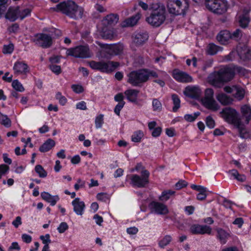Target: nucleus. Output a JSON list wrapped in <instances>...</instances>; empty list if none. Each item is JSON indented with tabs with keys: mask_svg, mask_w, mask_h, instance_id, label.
Masks as SVG:
<instances>
[{
	"mask_svg": "<svg viewBox=\"0 0 251 251\" xmlns=\"http://www.w3.org/2000/svg\"><path fill=\"white\" fill-rule=\"evenodd\" d=\"M191 188L194 190H197L200 192H206V188L203 186L200 185H196L195 184H192L191 186Z\"/></svg>",
	"mask_w": 251,
	"mask_h": 251,
	"instance_id": "e2e57ef3",
	"label": "nucleus"
},
{
	"mask_svg": "<svg viewBox=\"0 0 251 251\" xmlns=\"http://www.w3.org/2000/svg\"><path fill=\"white\" fill-rule=\"evenodd\" d=\"M119 21V15L117 14L111 13L105 17L103 24L105 25H115Z\"/></svg>",
	"mask_w": 251,
	"mask_h": 251,
	"instance_id": "a878e982",
	"label": "nucleus"
},
{
	"mask_svg": "<svg viewBox=\"0 0 251 251\" xmlns=\"http://www.w3.org/2000/svg\"><path fill=\"white\" fill-rule=\"evenodd\" d=\"M172 98L174 105L173 107V111L175 112L177 111L178 109L180 107V100L178 96L176 94H173Z\"/></svg>",
	"mask_w": 251,
	"mask_h": 251,
	"instance_id": "58836bf2",
	"label": "nucleus"
},
{
	"mask_svg": "<svg viewBox=\"0 0 251 251\" xmlns=\"http://www.w3.org/2000/svg\"><path fill=\"white\" fill-rule=\"evenodd\" d=\"M72 205L74 206V211L77 215H82L83 214L85 205L83 201H80L79 198H75L72 201Z\"/></svg>",
	"mask_w": 251,
	"mask_h": 251,
	"instance_id": "aec40b11",
	"label": "nucleus"
},
{
	"mask_svg": "<svg viewBox=\"0 0 251 251\" xmlns=\"http://www.w3.org/2000/svg\"><path fill=\"white\" fill-rule=\"evenodd\" d=\"M89 65L93 69L98 70L102 73H110L120 66V63L118 62L111 61L107 62L91 61L89 62Z\"/></svg>",
	"mask_w": 251,
	"mask_h": 251,
	"instance_id": "39448f33",
	"label": "nucleus"
},
{
	"mask_svg": "<svg viewBox=\"0 0 251 251\" xmlns=\"http://www.w3.org/2000/svg\"><path fill=\"white\" fill-rule=\"evenodd\" d=\"M206 7L215 13L222 14L227 11L228 4L226 0H214L210 1Z\"/></svg>",
	"mask_w": 251,
	"mask_h": 251,
	"instance_id": "9d476101",
	"label": "nucleus"
},
{
	"mask_svg": "<svg viewBox=\"0 0 251 251\" xmlns=\"http://www.w3.org/2000/svg\"><path fill=\"white\" fill-rule=\"evenodd\" d=\"M125 104V102H121L120 103H118V104L115 107L114 112L118 116L120 115V111L123 108L124 105Z\"/></svg>",
	"mask_w": 251,
	"mask_h": 251,
	"instance_id": "6e6d98bb",
	"label": "nucleus"
},
{
	"mask_svg": "<svg viewBox=\"0 0 251 251\" xmlns=\"http://www.w3.org/2000/svg\"><path fill=\"white\" fill-rule=\"evenodd\" d=\"M250 11V8L248 7L244 8L242 12H241L238 13V23L240 26L242 28H246L250 21L248 13Z\"/></svg>",
	"mask_w": 251,
	"mask_h": 251,
	"instance_id": "4468645a",
	"label": "nucleus"
},
{
	"mask_svg": "<svg viewBox=\"0 0 251 251\" xmlns=\"http://www.w3.org/2000/svg\"><path fill=\"white\" fill-rule=\"evenodd\" d=\"M149 36L146 32L135 33L133 36V41L137 46H141L148 39Z\"/></svg>",
	"mask_w": 251,
	"mask_h": 251,
	"instance_id": "6ab92c4d",
	"label": "nucleus"
},
{
	"mask_svg": "<svg viewBox=\"0 0 251 251\" xmlns=\"http://www.w3.org/2000/svg\"><path fill=\"white\" fill-rule=\"evenodd\" d=\"M9 169L8 166L5 164L0 165V179L1 178V176L4 175Z\"/></svg>",
	"mask_w": 251,
	"mask_h": 251,
	"instance_id": "5fc2aeb1",
	"label": "nucleus"
},
{
	"mask_svg": "<svg viewBox=\"0 0 251 251\" xmlns=\"http://www.w3.org/2000/svg\"><path fill=\"white\" fill-rule=\"evenodd\" d=\"M50 69L56 75H59L61 72V69L60 66L55 64H51L50 65Z\"/></svg>",
	"mask_w": 251,
	"mask_h": 251,
	"instance_id": "3c124183",
	"label": "nucleus"
},
{
	"mask_svg": "<svg viewBox=\"0 0 251 251\" xmlns=\"http://www.w3.org/2000/svg\"><path fill=\"white\" fill-rule=\"evenodd\" d=\"M234 96L235 98L239 100L243 99L245 96V90L241 87L234 86Z\"/></svg>",
	"mask_w": 251,
	"mask_h": 251,
	"instance_id": "473e14b6",
	"label": "nucleus"
},
{
	"mask_svg": "<svg viewBox=\"0 0 251 251\" xmlns=\"http://www.w3.org/2000/svg\"><path fill=\"white\" fill-rule=\"evenodd\" d=\"M187 185V183L185 180H179L176 184V190H179Z\"/></svg>",
	"mask_w": 251,
	"mask_h": 251,
	"instance_id": "680f3d73",
	"label": "nucleus"
},
{
	"mask_svg": "<svg viewBox=\"0 0 251 251\" xmlns=\"http://www.w3.org/2000/svg\"><path fill=\"white\" fill-rule=\"evenodd\" d=\"M103 115L100 114L96 117L95 119V125L97 128L101 127L102 124H103Z\"/></svg>",
	"mask_w": 251,
	"mask_h": 251,
	"instance_id": "49530a36",
	"label": "nucleus"
},
{
	"mask_svg": "<svg viewBox=\"0 0 251 251\" xmlns=\"http://www.w3.org/2000/svg\"><path fill=\"white\" fill-rule=\"evenodd\" d=\"M22 224L21 218L20 216H18L16 218V219L12 222V225L16 227L17 228Z\"/></svg>",
	"mask_w": 251,
	"mask_h": 251,
	"instance_id": "774afa93",
	"label": "nucleus"
},
{
	"mask_svg": "<svg viewBox=\"0 0 251 251\" xmlns=\"http://www.w3.org/2000/svg\"><path fill=\"white\" fill-rule=\"evenodd\" d=\"M162 131V128L160 126H158L155 127L153 129V131L151 133V135L154 137H158L160 135Z\"/></svg>",
	"mask_w": 251,
	"mask_h": 251,
	"instance_id": "0e129e2a",
	"label": "nucleus"
},
{
	"mask_svg": "<svg viewBox=\"0 0 251 251\" xmlns=\"http://www.w3.org/2000/svg\"><path fill=\"white\" fill-rule=\"evenodd\" d=\"M35 170L41 177H45L47 175V173L40 165H36Z\"/></svg>",
	"mask_w": 251,
	"mask_h": 251,
	"instance_id": "37998d69",
	"label": "nucleus"
},
{
	"mask_svg": "<svg viewBox=\"0 0 251 251\" xmlns=\"http://www.w3.org/2000/svg\"><path fill=\"white\" fill-rule=\"evenodd\" d=\"M56 8L58 11L74 19L81 18L84 12L82 7L71 0L60 2L56 5Z\"/></svg>",
	"mask_w": 251,
	"mask_h": 251,
	"instance_id": "7ed1b4c3",
	"label": "nucleus"
},
{
	"mask_svg": "<svg viewBox=\"0 0 251 251\" xmlns=\"http://www.w3.org/2000/svg\"><path fill=\"white\" fill-rule=\"evenodd\" d=\"M141 18V14L140 13H137L135 15L126 19L121 24V26L123 27L133 26L135 25L138 22V20Z\"/></svg>",
	"mask_w": 251,
	"mask_h": 251,
	"instance_id": "4be33fe9",
	"label": "nucleus"
},
{
	"mask_svg": "<svg viewBox=\"0 0 251 251\" xmlns=\"http://www.w3.org/2000/svg\"><path fill=\"white\" fill-rule=\"evenodd\" d=\"M238 128L240 136L242 138L247 139L249 137V134L248 132L246 131L244 126L242 125L241 122L239 124V126H235Z\"/></svg>",
	"mask_w": 251,
	"mask_h": 251,
	"instance_id": "c9c22d12",
	"label": "nucleus"
},
{
	"mask_svg": "<svg viewBox=\"0 0 251 251\" xmlns=\"http://www.w3.org/2000/svg\"><path fill=\"white\" fill-rule=\"evenodd\" d=\"M229 173L234 178L236 179L239 181L244 182L246 180V176L243 175L239 174L236 170H232L229 171Z\"/></svg>",
	"mask_w": 251,
	"mask_h": 251,
	"instance_id": "4c0bfd02",
	"label": "nucleus"
},
{
	"mask_svg": "<svg viewBox=\"0 0 251 251\" xmlns=\"http://www.w3.org/2000/svg\"><path fill=\"white\" fill-rule=\"evenodd\" d=\"M40 238L42 240V242L45 245H49V243H51L50 240V235L49 234H47L45 236L42 235Z\"/></svg>",
	"mask_w": 251,
	"mask_h": 251,
	"instance_id": "4d7b16f0",
	"label": "nucleus"
},
{
	"mask_svg": "<svg viewBox=\"0 0 251 251\" xmlns=\"http://www.w3.org/2000/svg\"><path fill=\"white\" fill-rule=\"evenodd\" d=\"M56 99L58 100L59 102L62 105H64L67 102V99L65 97L62 96L60 92H58L55 96Z\"/></svg>",
	"mask_w": 251,
	"mask_h": 251,
	"instance_id": "603ef678",
	"label": "nucleus"
},
{
	"mask_svg": "<svg viewBox=\"0 0 251 251\" xmlns=\"http://www.w3.org/2000/svg\"><path fill=\"white\" fill-rule=\"evenodd\" d=\"M0 124L6 127H9L11 126V121L7 115H4L0 112Z\"/></svg>",
	"mask_w": 251,
	"mask_h": 251,
	"instance_id": "72a5a7b5",
	"label": "nucleus"
},
{
	"mask_svg": "<svg viewBox=\"0 0 251 251\" xmlns=\"http://www.w3.org/2000/svg\"><path fill=\"white\" fill-rule=\"evenodd\" d=\"M152 12L150 16L146 18L147 22L151 25L159 27L164 23L167 12L165 6L161 3H155L151 5Z\"/></svg>",
	"mask_w": 251,
	"mask_h": 251,
	"instance_id": "f03ea898",
	"label": "nucleus"
},
{
	"mask_svg": "<svg viewBox=\"0 0 251 251\" xmlns=\"http://www.w3.org/2000/svg\"><path fill=\"white\" fill-rule=\"evenodd\" d=\"M190 230L193 234H210L212 228L206 225L194 224L191 226Z\"/></svg>",
	"mask_w": 251,
	"mask_h": 251,
	"instance_id": "2eb2a0df",
	"label": "nucleus"
},
{
	"mask_svg": "<svg viewBox=\"0 0 251 251\" xmlns=\"http://www.w3.org/2000/svg\"><path fill=\"white\" fill-rule=\"evenodd\" d=\"M71 87L76 93H80L84 91L83 88L81 85L74 84L72 85Z\"/></svg>",
	"mask_w": 251,
	"mask_h": 251,
	"instance_id": "bf43d9fd",
	"label": "nucleus"
},
{
	"mask_svg": "<svg viewBox=\"0 0 251 251\" xmlns=\"http://www.w3.org/2000/svg\"><path fill=\"white\" fill-rule=\"evenodd\" d=\"M188 7V0H168L167 2L169 12L174 15L184 14Z\"/></svg>",
	"mask_w": 251,
	"mask_h": 251,
	"instance_id": "20e7f679",
	"label": "nucleus"
},
{
	"mask_svg": "<svg viewBox=\"0 0 251 251\" xmlns=\"http://www.w3.org/2000/svg\"><path fill=\"white\" fill-rule=\"evenodd\" d=\"M220 47L214 44H209L207 47V52L209 54L214 55L216 54L220 50Z\"/></svg>",
	"mask_w": 251,
	"mask_h": 251,
	"instance_id": "e433bc0d",
	"label": "nucleus"
},
{
	"mask_svg": "<svg viewBox=\"0 0 251 251\" xmlns=\"http://www.w3.org/2000/svg\"><path fill=\"white\" fill-rule=\"evenodd\" d=\"M13 70L15 74L26 75L29 72L28 66L24 61H17L13 66Z\"/></svg>",
	"mask_w": 251,
	"mask_h": 251,
	"instance_id": "dca6fc26",
	"label": "nucleus"
},
{
	"mask_svg": "<svg viewBox=\"0 0 251 251\" xmlns=\"http://www.w3.org/2000/svg\"><path fill=\"white\" fill-rule=\"evenodd\" d=\"M243 35L242 31L238 28L231 34V39L238 41L240 40Z\"/></svg>",
	"mask_w": 251,
	"mask_h": 251,
	"instance_id": "a19ab883",
	"label": "nucleus"
},
{
	"mask_svg": "<svg viewBox=\"0 0 251 251\" xmlns=\"http://www.w3.org/2000/svg\"><path fill=\"white\" fill-rule=\"evenodd\" d=\"M175 192L172 190L164 191L162 193L161 195L159 197V200L161 201H166L168 200L171 195L174 194Z\"/></svg>",
	"mask_w": 251,
	"mask_h": 251,
	"instance_id": "ea45409f",
	"label": "nucleus"
},
{
	"mask_svg": "<svg viewBox=\"0 0 251 251\" xmlns=\"http://www.w3.org/2000/svg\"><path fill=\"white\" fill-rule=\"evenodd\" d=\"M152 105L154 111H161L162 104L158 100L154 99L152 100Z\"/></svg>",
	"mask_w": 251,
	"mask_h": 251,
	"instance_id": "de8ad7c7",
	"label": "nucleus"
},
{
	"mask_svg": "<svg viewBox=\"0 0 251 251\" xmlns=\"http://www.w3.org/2000/svg\"><path fill=\"white\" fill-rule=\"evenodd\" d=\"M216 98L222 104L224 105L230 104L233 100L231 97L223 93L218 94Z\"/></svg>",
	"mask_w": 251,
	"mask_h": 251,
	"instance_id": "c756f323",
	"label": "nucleus"
},
{
	"mask_svg": "<svg viewBox=\"0 0 251 251\" xmlns=\"http://www.w3.org/2000/svg\"><path fill=\"white\" fill-rule=\"evenodd\" d=\"M18 18L21 20H23L26 16L30 15L31 13V9L29 8L23 9L18 6Z\"/></svg>",
	"mask_w": 251,
	"mask_h": 251,
	"instance_id": "f704fd0d",
	"label": "nucleus"
},
{
	"mask_svg": "<svg viewBox=\"0 0 251 251\" xmlns=\"http://www.w3.org/2000/svg\"><path fill=\"white\" fill-rule=\"evenodd\" d=\"M124 46L122 44L105 45L100 51L101 57L110 58L112 56L120 54L122 53Z\"/></svg>",
	"mask_w": 251,
	"mask_h": 251,
	"instance_id": "1a4fd4ad",
	"label": "nucleus"
},
{
	"mask_svg": "<svg viewBox=\"0 0 251 251\" xmlns=\"http://www.w3.org/2000/svg\"><path fill=\"white\" fill-rule=\"evenodd\" d=\"M173 76L176 81L180 82L187 83L192 81V77L187 73L178 70H174Z\"/></svg>",
	"mask_w": 251,
	"mask_h": 251,
	"instance_id": "f3484780",
	"label": "nucleus"
},
{
	"mask_svg": "<svg viewBox=\"0 0 251 251\" xmlns=\"http://www.w3.org/2000/svg\"><path fill=\"white\" fill-rule=\"evenodd\" d=\"M237 51L240 59L244 61L251 59L250 50L245 46L237 47Z\"/></svg>",
	"mask_w": 251,
	"mask_h": 251,
	"instance_id": "a211bd4d",
	"label": "nucleus"
},
{
	"mask_svg": "<svg viewBox=\"0 0 251 251\" xmlns=\"http://www.w3.org/2000/svg\"><path fill=\"white\" fill-rule=\"evenodd\" d=\"M201 92V90L198 87H187L185 89L184 93L189 97L198 99L200 97Z\"/></svg>",
	"mask_w": 251,
	"mask_h": 251,
	"instance_id": "b1692460",
	"label": "nucleus"
},
{
	"mask_svg": "<svg viewBox=\"0 0 251 251\" xmlns=\"http://www.w3.org/2000/svg\"><path fill=\"white\" fill-rule=\"evenodd\" d=\"M143 136L144 134L141 130L135 131L132 135V141L134 142H139Z\"/></svg>",
	"mask_w": 251,
	"mask_h": 251,
	"instance_id": "79ce46f5",
	"label": "nucleus"
},
{
	"mask_svg": "<svg viewBox=\"0 0 251 251\" xmlns=\"http://www.w3.org/2000/svg\"><path fill=\"white\" fill-rule=\"evenodd\" d=\"M139 91L136 89H127L125 91L124 94L126 96L127 99L132 102H137L138 95Z\"/></svg>",
	"mask_w": 251,
	"mask_h": 251,
	"instance_id": "393cba45",
	"label": "nucleus"
},
{
	"mask_svg": "<svg viewBox=\"0 0 251 251\" xmlns=\"http://www.w3.org/2000/svg\"><path fill=\"white\" fill-rule=\"evenodd\" d=\"M245 72V69L240 66H225L218 71L211 73L208 79L211 85L216 87H221L224 83L231 80L234 77L235 72L244 75Z\"/></svg>",
	"mask_w": 251,
	"mask_h": 251,
	"instance_id": "f257e3e1",
	"label": "nucleus"
},
{
	"mask_svg": "<svg viewBox=\"0 0 251 251\" xmlns=\"http://www.w3.org/2000/svg\"><path fill=\"white\" fill-rule=\"evenodd\" d=\"M200 113L199 112L195 113L193 115L191 114H186L184 116V119L188 122H193L198 117V116L200 115Z\"/></svg>",
	"mask_w": 251,
	"mask_h": 251,
	"instance_id": "8fccbe9b",
	"label": "nucleus"
},
{
	"mask_svg": "<svg viewBox=\"0 0 251 251\" xmlns=\"http://www.w3.org/2000/svg\"><path fill=\"white\" fill-rule=\"evenodd\" d=\"M33 41L36 45L44 49L50 48L52 44V37L45 33L36 34Z\"/></svg>",
	"mask_w": 251,
	"mask_h": 251,
	"instance_id": "ddd939ff",
	"label": "nucleus"
},
{
	"mask_svg": "<svg viewBox=\"0 0 251 251\" xmlns=\"http://www.w3.org/2000/svg\"><path fill=\"white\" fill-rule=\"evenodd\" d=\"M14 50V46L12 44L8 45H4L2 50V52L4 54H10Z\"/></svg>",
	"mask_w": 251,
	"mask_h": 251,
	"instance_id": "09e8293b",
	"label": "nucleus"
},
{
	"mask_svg": "<svg viewBox=\"0 0 251 251\" xmlns=\"http://www.w3.org/2000/svg\"><path fill=\"white\" fill-rule=\"evenodd\" d=\"M217 231L218 233L217 237L220 240L221 243L225 244L226 242V239L229 236V234L222 228H217Z\"/></svg>",
	"mask_w": 251,
	"mask_h": 251,
	"instance_id": "2f4dec72",
	"label": "nucleus"
},
{
	"mask_svg": "<svg viewBox=\"0 0 251 251\" xmlns=\"http://www.w3.org/2000/svg\"><path fill=\"white\" fill-rule=\"evenodd\" d=\"M41 196L43 200L50 203L52 206L54 205L57 201L59 200L58 196H52L49 193L45 192L42 193Z\"/></svg>",
	"mask_w": 251,
	"mask_h": 251,
	"instance_id": "c85d7f7f",
	"label": "nucleus"
},
{
	"mask_svg": "<svg viewBox=\"0 0 251 251\" xmlns=\"http://www.w3.org/2000/svg\"><path fill=\"white\" fill-rule=\"evenodd\" d=\"M68 228V226L65 222L61 223L59 226L57 228L58 232L60 233H62L65 232Z\"/></svg>",
	"mask_w": 251,
	"mask_h": 251,
	"instance_id": "864d4df0",
	"label": "nucleus"
},
{
	"mask_svg": "<svg viewBox=\"0 0 251 251\" xmlns=\"http://www.w3.org/2000/svg\"><path fill=\"white\" fill-rule=\"evenodd\" d=\"M151 204L155 212L158 214L165 215L169 212L167 206L163 203L153 201L151 203Z\"/></svg>",
	"mask_w": 251,
	"mask_h": 251,
	"instance_id": "5701e85b",
	"label": "nucleus"
},
{
	"mask_svg": "<svg viewBox=\"0 0 251 251\" xmlns=\"http://www.w3.org/2000/svg\"><path fill=\"white\" fill-rule=\"evenodd\" d=\"M242 117L245 119V123L248 124L251 120V108L247 105H244L241 108Z\"/></svg>",
	"mask_w": 251,
	"mask_h": 251,
	"instance_id": "cd10ccee",
	"label": "nucleus"
},
{
	"mask_svg": "<svg viewBox=\"0 0 251 251\" xmlns=\"http://www.w3.org/2000/svg\"><path fill=\"white\" fill-rule=\"evenodd\" d=\"M19 29V25L17 23L13 24L8 27V30L10 33H16Z\"/></svg>",
	"mask_w": 251,
	"mask_h": 251,
	"instance_id": "13d9d810",
	"label": "nucleus"
},
{
	"mask_svg": "<svg viewBox=\"0 0 251 251\" xmlns=\"http://www.w3.org/2000/svg\"><path fill=\"white\" fill-rule=\"evenodd\" d=\"M18 6L10 7L5 15V18L10 22H14L18 18Z\"/></svg>",
	"mask_w": 251,
	"mask_h": 251,
	"instance_id": "412c9836",
	"label": "nucleus"
},
{
	"mask_svg": "<svg viewBox=\"0 0 251 251\" xmlns=\"http://www.w3.org/2000/svg\"><path fill=\"white\" fill-rule=\"evenodd\" d=\"M55 145V142L54 140L49 139H48L39 148V151L41 152H46L50 150Z\"/></svg>",
	"mask_w": 251,
	"mask_h": 251,
	"instance_id": "7c9ffc66",
	"label": "nucleus"
},
{
	"mask_svg": "<svg viewBox=\"0 0 251 251\" xmlns=\"http://www.w3.org/2000/svg\"><path fill=\"white\" fill-rule=\"evenodd\" d=\"M222 117L230 124L234 126H239L241 122V119L238 116V112L233 108L226 107L223 109L221 112Z\"/></svg>",
	"mask_w": 251,
	"mask_h": 251,
	"instance_id": "6e6552de",
	"label": "nucleus"
},
{
	"mask_svg": "<svg viewBox=\"0 0 251 251\" xmlns=\"http://www.w3.org/2000/svg\"><path fill=\"white\" fill-rule=\"evenodd\" d=\"M150 173L147 170H144L141 172V176L137 175H132L130 176V184L133 187L144 188L149 182Z\"/></svg>",
	"mask_w": 251,
	"mask_h": 251,
	"instance_id": "0eeeda50",
	"label": "nucleus"
},
{
	"mask_svg": "<svg viewBox=\"0 0 251 251\" xmlns=\"http://www.w3.org/2000/svg\"><path fill=\"white\" fill-rule=\"evenodd\" d=\"M66 53L68 55L75 57L83 58L91 57L89 49L86 46H79L75 48L69 49L67 50Z\"/></svg>",
	"mask_w": 251,
	"mask_h": 251,
	"instance_id": "f8f14e48",
	"label": "nucleus"
},
{
	"mask_svg": "<svg viewBox=\"0 0 251 251\" xmlns=\"http://www.w3.org/2000/svg\"><path fill=\"white\" fill-rule=\"evenodd\" d=\"M97 198L98 200L106 201V200L108 199V197L107 194L100 193L97 194Z\"/></svg>",
	"mask_w": 251,
	"mask_h": 251,
	"instance_id": "338daca9",
	"label": "nucleus"
},
{
	"mask_svg": "<svg viewBox=\"0 0 251 251\" xmlns=\"http://www.w3.org/2000/svg\"><path fill=\"white\" fill-rule=\"evenodd\" d=\"M214 91L212 89L207 88L205 90L204 98L202 100L203 105L213 111H217L219 106L214 99Z\"/></svg>",
	"mask_w": 251,
	"mask_h": 251,
	"instance_id": "9b49d317",
	"label": "nucleus"
},
{
	"mask_svg": "<svg viewBox=\"0 0 251 251\" xmlns=\"http://www.w3.org/2000/svg\"><path fill=\"white\" fill-rule=\"evenodd\" d=\"M12 86L16 91L23 92L25 90L22 84L17 79L12 81Z\"/></svg>",
	"mask_w": 251,
	"mask_h": 251,
	"instance_id": "a18cd8bd",
	"label": "nucleus"
},
{
	"mask_svg": "<svg viewBox=\"0 0 251 251\" xmlns=\"http://www.w3.org/2000/svg\"><path fill=\"white\" fill-rule=\"evenodd\" d=\"M172 237L169 235L165 236L162 240L159 242V246L161 248H164L165 246L168 245L171 241Z\"/></svg>",
	"mask_w": 251,
	"mask_h": 251,
	"instance_id": "c03bdc74",
	"label": "nucleus"
},
{
	"mask_svg": "<svg viewBox=\"0 0 251 251\" xmlns=\"http://www.w3.org/2000/svg\"><path fill=\"white\" fill-rule=\"evenodd\" d=\"M218 41L222 44H226L231 39V33L228 30L221 31L217 36Z\"/></svg>",
	"mask_w": 251,
	"mask_h": 251,
	"instance_id": "bb28decb",
	"label": "nucleus"
},
{
	"mask_svg": "<svg viewBox=\"0 0 251 251\" xmlns=\"http://www.w3.org/2000/svg\"><path fill=\"white\" fill-rule=\"evenodd\" d=\"M22 239L26 243H29L32 240L31 236L26 234H23L22 235Z\"/></svg>",
	"mask_w": 251,
	"mask_h": 251,
	"instance_id": "69168bd1",
	"label": "nucleus"
},
{
	"mask_svg": "<svg viewBox=\"0 0 251 251\" xmlns=\"http://www.w3.org/2000/svg\"><path fill=\"white\" fill-rule=\"evenodd\" d=\"M206 124L207 126L210 128H213L215 126V122L212 118L208 116L206 119Z\"/></svg>",
	"mask_w": 251,
	"mask_h": 251,
	"instance_id": "052dcab7",
	"label": "nucleus"
},
{
	"mask_svg": "<svg viewBox=\"0 0 251 251\" xmlns=\"http://www.w3.org/2000/svg\"><path fill=\"white\" fill-rule=\"evenodd\" d=\"M148 75L145 69L131 72L128 75L127 82L132 86H139L148 80Z\"/></svg>",
	"mask_w": 251,
	"mask_h": 251,
	"instance_id": "423d86ee",
	"label": "nucleus"
}]
</instances>
